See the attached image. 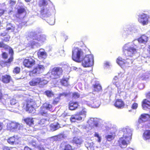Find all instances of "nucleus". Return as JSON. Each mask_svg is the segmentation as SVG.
I'll return each instance as SVG.
<instances>
[{
  "label": "nucleus",
  "instance_id": "obj_1",
  "mask_svg": "<svg viewBox=\"0 0 150 150\" xmlns=\"http://www.w3.org/2000/svg\"><path fill=\"white\" fill-rule=\"evenodd\" d=\"M148 39L147 36L143 35L138 40L125 44L123 47V57H119L116 60L117 63L122 68H127L132 66L134 61L132 57L137 55H139L135 46L139 43L145 44Z\"/></svg>",
  "mask_w": 150,
  "mask_h": 150
},
{
  "label": "nucleus",
  "instance_id": "obj_2",
  "mask_svg": "<svg viewBox=\"0 0 150 150\" xmlns=\"http://www.w3.org/2000/svg\"><path fill=\"white\" fill-rule=\"evenodd\" d=\"M39 34V32L37 31L30 32L28 34V37L31 38L32 40H30L28 43V47L32 48H35L39 47L46 41V35H38Z\"/></svg>",
  "mask_w": 150,
  "mask_h": 150
},
{
  "label": "nucleus",
  "instance_id": "obj_3",
  "mask_svg": "<svg viewBox=\"0 0 150 150\" xmlns=\"http://www.w3.org/2000/svg\"><path fill=\"white\" fill-rule=\"evenodd\" d=\"M119 134L123 136L118 141L119 145L122 148H125L131 139L132 130L128 127H125L120 130Z\"/></svg>",
  "mask_w": 150,
  "mask_h": 150
},
{
  "label": "nucleus",
  "instance_id": "obj_4",
  "mask_svg": "<svg viewBox=\"0 0 150 150\" xmlns=\"http://www.w3.org/2000/svg\"><path fill=\"white\" fill-rule=\"evenodd\" d=\"M50 2L49 0H41L40 1V6L42 7L41 8V14L43 18H47L51 15L48 5Z\"/></svg>",
  "mask_w": 150,
  "mask_h": 150
},
{
  "label": "nucleus",
  "instance_id": "obj_5",
  "mask_svg": "<svg viewBox=\"0 0 150 150\" xmlns=\"http://www.w3.org/2000/svg\"><path fill=\"white\" fill-rule=\"evenodd\" d=\"M89 95L90 96V100L93 102V104H91L90 102L85 100L82 101L83 103L86 104L92 107L98 108L100 105L101 102L97 95L93 93H90Z\"/></svg>",
  "mask_w": 150,
  "mask_h": 150
},
{
  "label": "nucleus",
  "instance_id": "obj_6",
  "mask_svg": "<svg viewBox=\"0 0 150 150\" xmlns=\"http://www.w3.org/2000/svg\"><path fill=\"white\" fill-rule=\"evenodd\" d=\"M84 55V53L81 49L75 47L72 50V59L75 62H80Z\"/></svg>",
  "mask_w": 150,
  "mask_h": 150
},
{
  "label": "nucleus",
  "instance_id": "obj_7",
  "mask_svg": "<svg viewBox=\"0 0 150 150\" xmlns=\"http://www.w3.org/2000/svg\"><path fill=\"white\" fill-rule=\"evenodd\" d=\"M86 113L87 110L83 108L79 113L72 115L70 119V120L71 122H75L76 121H82L86 117Z\"/></svg>",
  "mask_w": 150,
  "mask_h": 150
},
{
  "label": "nucleus",
  "instance_id": "obj_8",
  "mask_svg": "<svg viewBox=\"0 0 150 150\" xmlns=\"http://www.w3.org/2000/svg\"><path fill=\"white\" fill-rule=\"evenodd\" d=\"M82 65L84 67L92 66L94 64L93 57V55L88 54L83 57L81 59Z\"/></svg>",
  "mask_w": 150,
  "mask_h": 150
},
{
  "label": "nucleus",
  "instance_id": "obj_9",
  "mask_svg": "<svg viewBox=\"0 0 150 150\" xmlns=\"http://www.w3.org/2000/svg\"><path fill=\"white\" fill-rule=\"evenodd\" d=\"M48 82L47 81L43 78L35 77L31 80L29 82V84L32 86L38 85L39 87H43Z\"/></svg>",
  "mask_w": 150,
  "mask_h": 150
},
{
  "label": "nucleus",
  "instance_id": "obj_10",
  "mask_svg": "<svg viewBox=\"0 0 150 150\" xmlns=\"http://www.w3.org/2000/svg\"><path fill=\"white\" fill-rule=\"evenodd\" d=\"M122 32L123 36H127L137 33V30L135 27L130 25H127L124 27Z\"/></svg>",
  "mask_w": 150,
  "mask_h": 150
},
{
  "label": "nucleus",
  "instance_id": "obj_11",
  "mask_svg": "<svg viewBox=\"0 0 150 150\" xmlns=\"http://www.w3.org/2000/svg\"><path fill=\"white\" fill-rule=\"evenodd\" d=\"M62 68L59 67H54L52 70L51 78L56 79L59 78L62 74Z\"/></svg>",
  "mask_w": 150,
  "mask_h": 150
},
{
  "label": "nucleus",
  "instance_id": "obj_12",
  "mask_svg": "<svg viewBox=\"0 0 150 150\" xmlns=\"http://www.w3.org/2000/svg\"><path fill=\"white\" fill-rule=\"evenodd\" d=\"M148 15L144 13H141L138 15V22L143 25H146L149 23Z\"/></svg>",
  "mask_w": 150,
  "mask_h": 150
},
{
  "label": "nucleus",
  "instance_id": "obj_13",
  "mask_svg": "<svg viewBox=\"0 0 150 150\" xmlns=\"http://www.w3.org/2000/svg\"><path fill=\"white\" fill-rule=\"evenodd\" d=\"M23 128L22 125H20L15 122H9L7 125V129L12 131H17L22 129Z\"/></svg>",
  "mask_w": 150,
  "mask_h": 150
},
{
  "label": "nucleus",
  "instance_id": "obj_14",
  "mask_svg": "<svg viewBox=\"0 0 150 150\" xmlns=\"http://www.w3.org/2000/svg\"><path fill=\"white\" fill-rule=\"evenodd\" d=\"M63 136L61 135H58L52 137L49 139L47 141V145L49 146L47 148L49 149H53V146L54 145L53 142L54 141H56L62 138Z\"/></svg>",
  "mask_w": 150,
  "mask_h": 150
},
{
  "label": "nucleus",
  "instance_id": "obj_15",
  "mask_svg": "<svg viewBox=\"0 0 150 150\" xmlns=\"http://www.w3.org/2000/svg\"><path fill=\"white\" fill-rule=\"evenodd\" d=\"M35 61L32 57H28L23 61V64L24 66L28 68L32 67L35 64Z\"/></svg>",
  "mask_w": 150,
  "mask_h": 150
},
{
  "label": "nucleus",
  "instance_id": "obj_16",
  "mask_svg": "<svg viewBox=\"0 0 150 150\" xmlns=\"http://www.w3.org/2000/svg\"><path fill=\"white\" fill-rule=\"evenodd\" d=\"M36 103L33 100H29L27 102L26 105V110L30 113H32L35 110L34 107H35Z\"/></svg>",
  "mask_w": 150,
  "mask_h": 150
},
{
  "label": "nucleus",
  "instance_id": "obj_17",
  "mask_svg": "<svg viewBox=\"0 0 150 150\" xmlns=\"http://www.w3.org/2000/svg\"><path fill=\"white\" fill-rule=\"evenodd\" d=\"M87 126H89V128L91 129L94 127H97L98 125V119L97 118H90L88 121Z\"/></svg>",
  "mask_w": 150,
  "mask_h": 150
},
{
  "label": "nucleus",
  "instance_id": "obj_18",
  "mask_svg": "<svg viewBox=\"0 0 150 150\" xmlns=\"http://www.w3.org/2000/svg\"><path fill=\"white\" fill-rule=\"evenodd\" d=\"M45 69V67L44 65L39 64L31 72V73L37 74L42 73L44 71Z\"/></svg>",
  "mask_w": 150,
  "mask_h": 150
},
{
  "label": "nucleus",
  "instance_id": "obj_19",
  "mask_svg": "<svg viewBox=\"0 0 150 150\" xmlns=\"http://www.w3.org/2000/svg\"><path fill=\"white\" fill-rule=\"evenodd\" d=\"M37 54L38 57L40 59H45L47 57L46 52L44 50L42 49H40L38 51Z\"/></svg>",
  "mask_w": 150,
  "mask_h": 150
},
{
  "label": "nucleus",
  "instance_id": "obj_20",
  "mask_svg": "<svg viewBox=\"0 0 150 150\" xmlns=\"http://www.w3.org/2000/svg\"><path fill=\"white\" fill-rule=\"evenodd\" d=\"M150 117V115L148 114H142L140 117L138 122L139 123L146 122L149 119Z\"/></svg>",
  "mask_w": 150,
  "mask_h": 150
},
{
  "label": "nucleus",
  "instance_id": "obj_21",
  "mask_svg": "<svg viewBox=\"0 0 150 150\" xmlns=\"http://www.w3.org/2000/svg\"><path fill=\"white\" fill-rule=\"evenodd\" d=\"M115 85L117 87L119 93L121 92L125 88L124 85L121 82H116Z\"/></svg>",
  "mask_w": 150,
  "mask_h": 150
},
{
  "label": "nucleus",
  "instance_id": "obj_22",
  "mask_svg": "<svg viewBox=\"0 0 150 150\" xmlns=\"http://www.w3.org/2000/svg\"><path fill=\"white\" fill-rule=\"evenodd\" d=\"M38 114L39 115L45 117H47L48 116L47 110L44 108L42 106L39 109Z\"/></svg>",
  "mask_w": 150,
  "mask_h": 150
},
{
  "label": "nucleus",
  "instance_id": "obj_23",
  "mask_svg": "<svg viewBox=\"0 0 150 150\" xmlns=\"http://www.w3.org/2000/svg\"><path fill=\"white\" fill-rule=\"evenodd\" d=\"M142 107L144 110L150 108V102L147 99H144L142 102Z\"/></svg>",
  "mask_w": 150,
  "mask_h": 150
},
{
  "label": "nucleus",
  "instance_id": "obj_24",
  "mask_svg": "<svg viewBox=\"0 0 150 150\" xmlns=\"http://www.w3.org/2000/svg\"><path fill=\"white\" fill-rule=\"evenodd\" d=\"M9 54H11V56L7 61L5 62V64L7 66H9L10 63L13 60V51L12 49H10L9 50Z\"/></svg>",
  "mask_w": 150,
  "mask_h": 150
},
{
  "label": "nucleus",
  "instance_id": "obj_25",
  "mask_svg": "<svg viewBox=\"0 0 150 150\" xmlns=\"http://www.w3.org/2000/svg\"><path fill=\"white\" fill-rule=\"evenodd\" d=\"M14 27H13L11 25V24L9 23V24H7V25L6 30V32L4 33H1V35L2 36H4L6 35V34L7 33V31H10V32H12L14 31Z\"/></svg>",
  "mask_w": 150,
  "mask_h": 150
},
{
  "label": "nucleus",
  "instance_id": "obj_26",
  "mask_svg": "<svg viewBox=\"0 0 150 150\" xmlns=\"http://www.w3.org/2000/svg\"><path fill=\"white\" fill-rule=\"evenodd\" d=\"M114 105L116 107L121 108L124 106V104L121 99H118L116 100Z\"/></svg>",
  "mask_w": 150,
  "mask_h": 150
},
{
  "label": "nucleus",
  "instance_id": "obj_27",
  "mask_svg": "<svg viewBox=\"0 0 150 150\" xmlns=\"http://www.w3.org/2000/svg\"><path fill=\"white\" fill-rule=\"evenodd\" d=\"M78 106V103L77 102H70L69 104V108L71 110H74L76 109Z\"/></svg>",
  "mask_w": 150,
  "mask_h": 150
},
{
  "label": "nucleus",
  "instance_id": "obj_28",
  "mask_svg": "<svg viewBox=\"0 0 150 150\" xmlns=\"http://www.w3.org/2000/svg\"><path fill=\"white\" fill-rule=\"evenodd\" d=\"M82 139L80 137H75L73 139V142L78 146L80 145L83 142Z\"/></svg>",
  "mask_w": 150,
  "mask_h": 150
},
{
  "label": "nucleus",
  "instance_id": "obj_29",
  "mask_svg": "<svg viewBox=\"0 0 150 150\" xmlns=\"http://www.w3.org/2000/svg\"><path fill=\"white\" fill-rule=\"evenodd\" d=\"M17 136H13L10 137L8 140V142L11 144L18 143V139Z\"/></svg>",
  "mask_w": 150,
  "mask_h": 150
},
{
  "label": "nucleus",
  "instance_id": "obj_30",
  "mask_svg": "<svg viewBox=\"0 0 150 150\" xmlns=\"http://www.w3.org/2000/svg\"><path fill=\"white\" fill-rule=\"evenodd\" d=\"M11 79V77L8 75H5L1 77L2 81L4 83H8L9 82Z\"/></svg>",
  "mask_w": 150,
  "mask_h": 150
},
{
  "label": "nucleus",
  "instance_id": "obj_31",
  "mask_svg": "<svg viewBox=\"0 0 150 150\" xmlns=\"http://www.w3.org/2000/svg\"><path fill=\"white\" fill-rule=\"evenodd\" d=\"M143 138L145 140L150 139V130L145 131L143 134Z\"/></svg>",
  "mask_w": 150,
  "mask_h": 150
},
{
  "label": "nucleus",
  "instance_id": "obj_32",
  "mask_svg": "<svg viewBox=\"0 0 150 150\" xmlns=\"http://www.w3.org/2000/svg\"><path fill=\"white\" fill-rule=\"evenodd\" d=\"M26 123L29 126H32L33 125L34 120L33 118H28L24 120Z\"/></svg>",
  "mask_w": 150,
  "mask_h": 150
},
{
  "label": "nucleus",
  "instance_id": "obj_33",
  "mask_svg": "<svg viewBox=\"0 0 150 150\" xmlns=\"http://www.w3.org/2000/svg\"><path fill=\"white\" fill-rule=\"evenodd\" d=\"M115 134L114 133H112L109 134L105 137L107 140L108 141H110L113 139L115 138Z\"/></svg>",
  "mask_w": 150,
  "mask_h": 150
},
{
  "label": "nucleus",
  "instance_id": "obj_34",
  "mask_svg": "<svg viewBox=\"0 0 150 150\" xmlns=\"http://www.w3.org/2000/svg\"><path fill=\"white\" fill-rule=\"evenodd\" d=\"M42 107L46 110H50V109L52 107V105L48 103H45L43 104Z\"/></svg>",
  "mask_w": 150,
  "mask_h": 150
},
{
  "label": "nucleus",
  "instance_id": "obj_35",
  "mask_svg": "<svg viewBox=\"0 0 150 150\" xmlns=\"http://www.w3.org/2000/svg\"><path fill=\"white\" fill-rule=\"evenodd\" d=\"M59 125L54 124H51L50 126V130L52 131H54L59 128Z\"/></svg>",
  "mask_w": 150,
  "mask_h": 150
},
{
  "label": "nucleus",
  "instance_id": "obj_36",
  "mask_svg": "<svg viewBox=\"0 0 150 150\" xmlns=\"http://www.w3.org/2000/svg\"><path fill=\"white\" fill-rule=\"evenodd\" d=\"M47 22L50 25H53L55 23L54 18L53 17L49 18L47 20Z\"/></svg>",
  "mask_w": 150,
  "mask_h": 150
},
{
  "label": "nucleus",
  "instance_id": "obj_37",
  "mask_svg": "<svg viewBox=\"0 0 150 150\" xmlns=\"http://www.w3.org/2000/svg\"><path fill=\"white\" fill-rule=\"evenodd\" d=\"M45 93L46 95H47L48 97H51L54 95L53 92L50 91H45Z\"/></svg>",
  "mask_w": 150,
  "mask_h": 150
},
{
  "label": "nucleus",
  "instance_id": "obj_38",
  "mask_svg": "<svg viewBox=\"0 0 150 150\" xmlns=\"http://www.w3.org/2000/svg\"><path fill=\"white\" fill-rule=\"evenodd\" d=\"M94 90L96 91H98L101 89V87L99 84L96 85L94 86Z\"/></svg>",
  "mask_w": 150,
  "mask_h": 150
},
{
  "label": "nucleus",
  "instance_id": "obj_39",
  "mask_svg": "<svg viewBox=\"0 0 150 150\" xmlns=\"http://www.w3.org/2000/svg\"><path fill=\"white\" fill-rule=\"evenodd\" d=\"M62 85L64 86H67L68 85V83L67 81L65 79L62 80L60 81Z\"/></svg>",
  "mask_w": 150,
  "mask_h": 150
},
{
  "label": "nucleus",
  "instance_id": "obj_40",
  "mask_svg": "<svg viewBox=\"0 0 150 150\" xmlns=\"http://www.w3.org/2000/svg\"><path fill=\"white\" fill-rule=\"evenodd\" d=\"M94 136L95 137H97L98 138V142L100 143L101 141V138L100 136L98 134L97 132H95Z\"/></svg>",
  "mask_w": 150,
  "mask_h": 150
},
{
  "label": "nucleus",
  "instance_id": "obj_41",
  "mask_svg": "<svg viewBox=\"0 0 150 150\" xmlns=\"http://www.w3.org/2000/svg\"><path fill=\"white\" fill-rule=\"evenodd\" d=\"M60 99V98L58 96L56 98L53 102V104L54 105L57 104L59 101Z\"/></svg>",
  "mask_w": 150,
  "mask_h": 150
},
{
  "label": "nucleus",
  "instance_id": "obj_42",
  "mask_svg": "<svg viewBox=\"0 0 150 150\" xmlns=\"http://www.w3.org/2000/svg\"><path fill=\"white\" fill-rule=\"evenodd\" d=\"M64 150H72V149L70 145L67 144L65 146Z\"/></svg>",
  "mask_w": 150,
  "mask_h": 150
},
{
  "label": "nucleus",
  "instance_id": "obj_43",
  "mask_svg": "<svg viewBox=\"0 0 150 150\" xmlns=\"http://www.w3.org/2000/svg\"><path fill=\"white\" fill-rule=\"evenodd\" d=\"M0 47H3L5 49H8V46L4 44L3 42H0Z\"/></svg>",
  "mask_w": 150,
  "mask_h": 150
},
{
  "label": "nucleus",
  "instance_id": "obj_44",
  "mask_svg": "<svg viewBox=\"0 0 150 150\" xmlns=\"http://www.w3.org/2000/svg\"><path fill=\"white\" fill-rule=\"evenodd\" d=\"M80 94L78 93H74L73 94V97L75 99L77 98L80 97Z\"/></svg>",
  "mask_w": 150,
  "mask_h": 150
},
{
  "label": "nucleus",
  "instance_id": "obj_45",
  "mask_svg": "<svg viewBox=\"0 0 150 150\" xmlns=\"http://www.w3.org/2000/svg\"><path fill=\"white\" fill-rule=\"evenodd\" d=\"M20 69L18 67H16L14 68L13 71V73L16 74L18 73L20 71Z\"/></svg>",
  "mask_w": 150,
  "mask_h": 150
},
{
  "label": "nucleus",
  "instance_id": "obj_46",
  "mask_svg": "<svg viewBox=\"0 0 150 150\" xmlns=\"http://www.w3.org/2000/svg\"><path fill=\"white\" fill-rule=\"evenodd\" d=\"M138 107V104L136 103H134L132 106V108L133 109H136Z\"/></svg>",
  "mask_w": 150,
  "mask_h": 150
},
{
  "label": "nucleus",
  "instance_id": "obj_47",
  "mask_svg": "<svg viewBox=\"0 0 150 150\" xmlns=\"http://www.w3.org/2000/svg\"><path fill=\"white\" fill-rule=\"evenodd\" d=\"M17 101L14 99H12L10 100V103L11 105H14L17 104Z\"/></svg>",
  "mask_w": 150,
  "mask_h": 150
},
{
  "label": "nucleus",
  "instance_id": "obj_48",
  "mask_svg": "<svg viewBox=\"0 0 150 150\" xmlns=\"http://www.w3.org/2000/svg\"><path fill=\"white\" fill-rule=\"evenodd\" d=\"M67 93H60L59 95L58 96L60 98H62L64 97H65L67 95Z\"/></svg>",
  "mask_w": 150,
  "mask_h": 150
},
{
  "label": "nucleus",
  "instance_id": "obj_49",
  "mask_svg": "<svg viewBox=\"0 0 150 150\" xmlns=\"http://www.w3.org/2000/svg\"><path fill=\"white\" fill-rule=\"evenodd\" d=\"M30 144H31L34 147H37V146L36 145V142L34 141V140H32L31 142H30Z\"/></svg>",
  "mask_w": 150,
  "mask_h": 150
},
{
  "label": "nucleus",
  "instance_id": "obj_50",
  "mask_svg": "<svg viewBox=\"0 0 150 150\" xmlns=\"http://www.w3.org/2000/svg\"><path fill=\"white\" fill-rule=\"evenodd\" d=\"M25 10L24 8H21L18 10V13L19 14H21L23 13L24 12Z\"/></svg>",
  "mask_w": 150,
  "mask_h": 150
},
{
  "label": "nucleus",
  "instance_id": "obj_51",
  "mask_svg": "<svg viewBox=\"0 0 150 150\" xmlns=\"http://www.w3.org/2000/svg\"><path fill=\"white\" fill-rule=\"evenodd\" d=\"M9 2L10 5L11 6H13L15 4L16 2L14 1L10 0L9 1Z\"/></svg>",
  "mask_w": 150,
  "mask_h": 150
},
{
  "label": "nucleus",
  "instance_id": "obj_52",
  "mask_svg": "<svg viewBox=\"0 0 150 150\" xmlns=\"http://www.w3.org/2000/svg\"><path fill=\"white\" fill-rule=\"evenodd\" d=\"M37 148L40 150H45L44 148L41 144H40L39 145H38V146H37Z\"/></svg>",
  "mask_w": 150,
  "mask_h": 150
},
{
  "label": "nucleus",
  "instance_id": "obj_53",
  "mask_svg": "<svg viewBox=\"0 0 150 150\" xmlns=\"http://www.w3.org/2000/svg\"><path fill=\"white\" fill-rule=\"evenodd\" d=\"M10 38V36L8 35L6 37L4 38V41L5 42H8L9 41V39Z\"/></svg>",
  "mask_w": 150,
  "mask_h": 150
},
{
  "label": "nucleus",
  "instance_id": "obj_54",
  "mask_svg": "<svg viewBox=\"0 0 150 150\" xmlns=\"http://www.w3.org/2000/svg\"><path fill=\"white\" fill-rule=\"evenodd\" d=\"M2 55L4 59H6L7 57V54L5 52L3 53Z\"/></svg>",
  "mask_w": 150,
  "mask_h": 150
},
{
  "label": "nucleus",
  "instance_id": "obj_55",
  "mask_svg": "<svg viewBox=\"0 0 150 150\" xmlns=\"http://www.w3.org/2000/svg\"><path fill=\"white\" fill-rule=\"evenodd\" d=\"M60 55L62 56H64V51L63 50H61L59 52Z\"/></svg>",
  "mask_w": 150,
  "mask_h": 150
},
{
  "label": "nucleus",
  "instance_id": "obj_56",
  "mask_svg": "<svg viewBox=\"0 0 150 150\" xmlns=\"http://www.w3.org/2000/svg\"><path fill=\"white\" fill-rule=\"evenodd\" d=\"M46 121L45 119H42L40 120V122L39 123L40 125L43 124Z\"/></svg>",
  "mask_w": 150,
  "mask_h": 150
},
{
  "label": "nucleus",
  "instance_id": "obj_57",
  "mask_svg": "<svg viewBox=\"0 0 150 150\" xmlns=\"http://www.w3.org/2000/svg\"><path fill=\"white\" fill-rule=\"evenodd\" d=\"M105 66L107 67H108L110 66V63L108 62H105Z\"/></svg>",
  "mask_w": 150,
  "mask_h": 150
},
{
  "label": "nucleus",
  "instance_id": "obj_58",
  "mask_svg": "<svg viewBox=\"0 0 150 150\" xmlns=\"http://www.w3.org/2000/svg\"><path fill=\"white\" fill-rule=\"evenodd\" d=\"M4 11L2 9H0V16H2L4 13Z\"/></svg>",
  "mask_w": 150,
  "mask_h": 150
},
{
  "label": "nucleus",
  "instance_id": "obj_59",
  "mask_svg": "<svg viewBox=\"0 0 150 150\" xmlns=\"http://www.w3.org/2000/svg\"><path fill=\"white\" fill-rule=\"evenodd\" d=\"M32 149L27 146H25L24 148V150H31Z\"/></svg>",
  "mask_w": 150,
  "mask_h": 150
},
{
  "label": "nucleus",
  "instance_id": "obj_60",
  "mask_svg": "<svg viewBox=\"0 0 150 150\" xmlns=\"http://www.w3.org/2000/svg\"><path fill=\"white\" fill-rule=\"evenodd\" d=\"M85 145L88 148V147L90 146V144H88V142H86L85 143Z\"/></svg>",
  "mask_w": 150,
  "mask_h": 150
},
{
  "label": "nucleus",
  "instance_id": "obj_61",
  "mask_svg": "<svg viewBox=\"0 0 150 150\" xmlns=\"http://www.w3.org/2000/svg\"><path fill=\"white\" fill-rule=\"evenodd\" d=\"M147 50L150 54V44L148 45Z\"/></svg>",
  "mask_w": 150,
  "mask_h": 150
},
{
  "label": "nucleus",
  "instance_id": "obj_62",
  "mask_svg": "<svg viewBox=\"0 0 150 150\" xmlns=\"http://www.w3.org/2000/svg\"><path fill=\"white\" fill-rule=\"evenodd\" d=\"M61 117H66V116H67V114L65 113H63L61 115Z\"/></svg>",
  "mask_w": 150,
  "mask_h": 150
},
{
  "label": "nucleus",
  "instance_id": "obj_63",
  "mask_svg": "<svg viewBox=\"0 0 150 150\" xmlns=\"http://www.w3.org/2000/svg\"><path fill=\"white\" fill-rule=\"evenodd\" d=\"M14 148L11 147L9 148V149H6L5 150H14Z\"/></svg>",
  "mask_w": 150,
  "mask_h": 150
},
{
  "label": "nucleus",
  "instance_id": "obj_64",
  "mask_svg": "<svg viewBox=\"0 0 150 150\" xmlns=\"http://www.w3.org/2000/svg\"><path fill=\"white\" fill-rule=\"evenodd\" d=\"M147 97L150 98V92L148 93L146 96Z\"/></svg>",
  "mask_w": 150,
  "mask_h": 150
}]
</instances>
